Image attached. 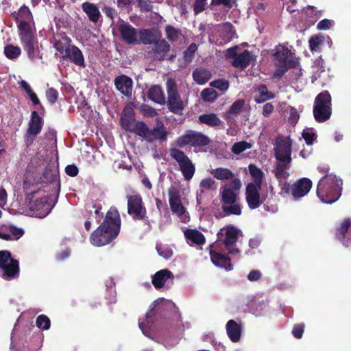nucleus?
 <instances>
[{
    "label": "nucleus",
    "instance_id": "nucleus-29",
    "mask_svg": "<svg viewBox=\"0 0 351 351\" xmlns=\"http://www.w3.org/2000/svg\"><path fill=\"white\" fill-rule=\"evenodd\" d=\"M210 173L218 180H230L231 182L233 179L237 178L234 177V173L228 168L218 167L213 169L210 171Z\"/></svg>",
    "mask_w": 351,
    "mask_h": 351
},
{
    "label": "nucleus",
    "instance_id": "nucleus-55",
    "mask_svg": "<svg viewBox=\"0 0 351 351\" xmlns=\"http://www.w3.org/2000/svg\"><path fill=\"white\" fill-rule=\"evenodd\" d=\"M197 49V46L195 43L190 45L189 48L184 52V59L186 61H191L193 57L195 52Z\"/></svg>",
    "mask_w": 351,
    "mask_h": 351
},
{
    "label": "nucleus",
    "instance_id": "nucleus-2",
    "mask_svg": "<svg viewBox=\"0 0 351 351\" xmlns=\"http://www.w3.org/2000/svg\"><path fill=\"white\" fill-rule=\"evenodd\" d=\"M121 218L118 210L110 208L105 220L90 235V241L95 246H103L109 243L119 233Z\"/></svg>",
    "mask_w": 351,
    "mask_h": 351
},
{
    "label": "nucleus",
    "instance_id": "nucleus-51",
    "mask_svg": "<svg viewBox=\"0 0 351 351\" xmlns=\"http://www.w3.org/2000/svg\"><path fill=\"white\" fill-rule=\"evenodd\" d=\"M156 250L158 251V254L166 259L171 258L173 254V252L171 250V248H169L167 245L157 244Z\"/></svg>",
    "mask_w": 351,
    "mask_h": 351
},
{
    "label": "nucleus",
    "instance_id": "nucleus-35",
    "mask_svg": "<svg viewBox=\"0 0 351 351\" xmlns=\"http://www.w3.org/2000/svg\"><path fill=\"white\" fill-rule=\"evenodd\" d=\"M199 121L210 127H217L222 124V121L215 113L200 115L199 117Z\"/></svg>",
    "mask_w": 351,
    "mask_h": 351
},
{
    "label": "nucleus",
    "instance_id": "nucleus-48",
    "mask_svg": "<svg viewBox=\"0 0 351 351\" xmlns=\"http://www.w3.org/2000/svg\"><path fill=\"white\" fill-rule=\"evenodd\" d=\"M165 32L167 38L173 42L177 40L180 34V32L178 29L170 25L166 26Z\"/></svg>",
    "mask_w": 351,
    "mask_h": 351
},
{
    "label": "nucleus",
    "instance_id": "nucleus-39",
    "mask_svg": "<svg viewBox=\"0 0 351 351\" xmlns=\"http://www.w3.org/2000/svg\"><path fill=\"white\" fill-rule=\"evenodd\" d=\"M258 93V97L255 98V101L257 104L263 103L269 99L274 98V95L271 93H269L265 85H261L256 89Z\"/></svg>",
    "mask_w": 351,
    "mask_h": 351
},
{
    "label": "nucleus",
    "instance_id": "nucleus-25",
    "mask_svg": "<svg viewBox=\"0 0 351 351\" xmlns=\"http://www.w3.org/2000/svg\"><path fill=\"white\" fill-rule=\"evenodd\" d=\"M210 255L213 263L217 267L224 268L226 270L232 269L230 259L227 256L213 250H210Z\"/></svg>",
    "mask_w": 351,
    "mask_h": 351
},
{
    "label": "nucleus",
    "instance_id": "nucleus-10",
    "mask_svg": "<svg viewBox=\"0 0 351 351\" xmlns=\"http://www.w3.org/2000/svg\"><path fill=\"white\" fill-rule=\"evenodd\" d=\"M210 143L209 138L202 132L188 130L180 136L176 142V145L180 147L191 145L194 147L206 146Z\"/></svg>",
    "mask_w": 351,
    "mask_h": 351
},
{
    "label": "nucleus",
    "instance_id": "nucleus-20",
    "mask_svg": "<svg viewBox=\"0 0 351 351\" xmlns=\"http://www.w3.org/2000/svg\"><path fill=\"white\" fill-rule=\"evenodd\" d=\"M312 187L310 179L303 178L295 182L291 187V195L295 199H300L309 192Z\"/></svg>",
    "mask_w": 351,
    "mask_h": 351
},
{
    "label": "nucleus",
    "instance_id": "nucleus-49",
    "mask_svg": "<svg viewBox=\"0 0 351 351\" xmlns=\"http://www.w3.org/2000/svg\"><path fill=\"white\" fill-rule=\"evenodd\" d=\"M245 104V101L243 99H239L234 101L231 107L230 108L228 114L229 115H237L239 114L243 108Z\"/></svg>",
    "mask_w": 351,
    "mask_h": 351
},
{
    "label": "nucleus",
    "instance_id": "nucleus-40",
    "mask_svg": "<svg viewBox=\"0 0 351 351\" xmlns=\"http://www.w3.org/2000/svg\"><path fill=\"white\" fill-rule=\"evenodd\" d=\"M138 42H141L143 44H150L155 42L156 40V36L155 33L149 29H142L138 32Z\"/></svg>",
    "mask_w": 351,
    "mask_h": 351
},
{
    "label": "nucleus",
    "instance_id": "nucleus-7",
    "mask_svg": "<svg viewBox=\"0 0 351 351\" xmlns=\"http://www.w3.org/2000/svg\"><path fill=\"white\" fill-rule=\"evenodd\" d=\"M136 134L150 143L156 140L166 141L167 137V132L163 123L159 121L156 127L152 130L149 129L144 122H138L136 128Z\"/></svg>",
    "mask_w": 351,
    "mask_h": 351
},
{
    "label": "nucleus",
    "instance_id": "nucleus-52",
    "mask_svg": "<svg viewBox=\"0 0 351 351\" xmlns=\"http://www.w3.org/2000/svg\"><path fill=\"white\" fill-rule=\"evenodd\" d=\"M36 326L42 330H47L50 327V320L45 315H39L36 319Z\"/></svg>",
    "mask_w": 351,
    "mask_h": 351
},
{
    "label": "nucleus",
    "instance_id": "nucleus-23",
    "mask_svg": "<svg viewBox=\"0 0 351 351\" xmlns=\"http://www.w3.org/2000/svg\"><path fill=\"white\" fill-rule=\"evenodd\" d=\"M24 234L21 228L14 226H2L0 228V239L6 241H15L21 238Z\"/></svg>",
    "mask_w": 351,
    "mask_h": 351
},
{
    "label": "nucleus",
    "instance_id": "nucleus-45",
    "mask_svg": "<svg viewBox=\"0 0 351 351\" xmlns=\"http://www.w3.org/2000/svg\"><path fill=\"white\" fill-rule=\"evenodd\" d=\"M252 144L246 141H240L234 143L231 148V151L234 154H240L244 151L249 149L252 147Z\"/></svg>",
    "mask_w": 351,
    "mask_h": 351
},
{
    "label": "nucleus",
    "instance_id": "nucleus-60",
    "mask_svg": "<svg viewBox=\"0 0 351 351\" xmlns=\"http://www.w3.org/2000/svg\"><path fill=\"white\" fill-rule=\"evenodd\" d=\"M304 332V325L298 324L294 326L292 333L293 335L297 338L300 339L302 337Z\"/></svg>",
    "mask_w": 351,
    "mask_h": 351
},
{
    "label": "nucleus",
    "instance_id": "nucleus-34",
    "mask_svg": "<svg viewBox=\"0 0 351 351\" xmlns=\"http://www.w3.org/2000/svg\"><path fill=\"white\" fill-rule=\"evenodd\" d=\"M71 40L67 36H62L60 39L56 40L53 47L60 52L62 57L65 56L67 53L69 49L71 47Z\"/></svg>",
    "mask_w": 351,
    "mask_h": 351
},
{
    "label": "nucleus",
    "instance_id": "nucleus-3",
    "mask_svg": "<svg viewBox=\"0 0 351 351\" xmlns=\"http://www.w3.org/2000/svg\"><path fill=\"white\" fill-rule=\"evenodd\" d=\"M291 141L289 138H282L277 141L275 156L278 160L275 176L278 180L282 191L286 193L289 192V185L286 180L289 174L287 169L291 161Z\"/></svg>",
    "mask_w": 351,
    "mask_h": 351
},
{
    "label": "nucleus",
    "instance_id": "nucleus-42",
    "mask_svg": "<svg viewBox=\"0 0 351 351\" xmlns=\"http://www.w3.org/2000/svg\"><path fill=\"white\" fill-rule=\"evenodd\" d=\"M350 226H351V221L350 219H346L342 222L340 228L337 230V237L339 239V240L342 241L343 245L346 246H348L350 244H351V239H348L346 241H343V239H344L345 234L347 232Z\"/></svg>",
    "mask_w": 351,
    "mask_h": 351
},
{
    "label": "nucleus",
    "instance_id": "nucleus-44",
    "mask_svg": "<svg viewBox=\"0 0 351 351\" xmlns=\"http://www.w3.org/2000/svg\"><path fill=\"white\" fill-rule=\"evenodd\" d=\"M324 37L321 35L312 36L309 40V47L311 51H319L320 45L324 43Z\"/></svg>",
    "mask_w": 351,
    "mask_h": 351
},
{
    "label": "nucleus",
    "instance_id": "nucleus-6",
    "mask_svg": "<svg viewBox=\"0 0 351 351\" xmlns=\"http://www.w3.org/2000/svg\"><path fill=\"white\" fill-rule=\"evenodd\" d=\"M19 275V263L14 259L9 251H0V276L11 280Z\"/></svg>",
    "mask_w": 351,
    "mask_h": 351
},
{
    "label": "nucleus",
    "instance_id": "nucleus-13",
    "mask_svg": "<svg viewBox=\"0 0 351 351\" xmlns=\"http://www.w3.org/2000/svg\"><path fill=\"white\" fill-rule=\"evenodd\" d=\"M167 90L168 93V106L169 110L173 113L181 114L184 108V103L178 93L177 86L174 80L171 79H169L167 80Z\"/></svg>",
    "mask_w": 351,
    "mask_h": 351
},
{
    "label": "nucleus",
    "instance_id": "nucleus-14",
    "mask_svg": "<svg viewBox=\"0 0 351 351\" xmlns=\"http://www.w3.org/2000/svg\"><path fill=\"white\" fill-rule=\"evenodd\" d=\"M53 206L49 203V198L45 196L39 199L31 200L28 204V212L32 216L43 218L50 213Z\"/></svg>",
    "mask_w": 351,
    "mask_h": 351
},
{
    "label": "nucleus",
    "instance_id": "nucleus-26",
    "mask_svg": "<svg viewBox=\"0 0 351 351\" xmlns=\"http://www.w3.org/2000/svg\"><path fill=\"white\" fill-rule=\"evenodd\" d=\"M187 243L190 245H202L205 243V237L195 229H186L184 232Z\"/></svg>",
    "mask_w": 351,
    "mask_h": 351
},
{
    "label": "nucleus",
    "instance_id": "nucleus-30",
    "mask_svg": "<svg viewBox=\"0 0 351 351\" xmlns=\"http://www.w3.org/2000/svg\"><path fill=\"white\" fill-rule=\"evenodd\" d=\"M226 331L228 337L233 342H237L241 337V327L234 320H229L226 324Z\"/></svg>",
    "mask_w": 351,
    "mask_h": 351
},
{
    "label": "nucleus",
    "instance_id": "nucleus-64",
    "mask_svg": "<svg viewBox=\"0 0 351 351\" xmlns=\"http://www.w3.org/2000/svg\"><path fill=\"white\" fill-rule=\"evenodd\" d=\"M143 110L144 114L149 117H154L158 114L156 110L154 108L149 106H145Z\"/></svg>",
    "mask_w": 351,
    "mask_h": 351
},
{
    "label": "nucleus",
    "instance_id": "nucleus-1",
    "mask_svg": "<svg viewBox=\"0 0 351 351\" xmlns=\"http://www.w3.org/2000/svg\"><path fill=\"white\" fill-rule=\"evenodd\" d=\"M16 14L21 43L28 58L34 60L36 57L38 41L32 14L29 8L24 5Z\"/></svg>",
    "mask_w": 351,
    "mask_h": 351
},
{
    "label": "nucleus",
    "instance_id": "nucleus-24",
    "mask_svg": "<svg viewBox=\"0 0 351 351\" xmlns=\"http://www.w3.org/2000/svg\"><path fill=\"white\" fill-rule=\"evenodd\" d=\"M63 58L69 60L71 62L80 67H85V60L82 51L76 46L72 45Z\"/></svg>",
    "mask_w": 351,
    "mask_h": 351
},
{
    "label": "nucleus",
    "instance_id": "nucleus-62",
    "mask_svg": "<svg viewBox=\"0 0 351 351\" xmlns=\"http://www.w3.org/2000/svg\"><path fill=\"white\" fill-rule=\"evenodd\" d=\"M274 107L271 103H267L264 105L263 108V114L265 117H269L271 112L274 111Z\"/></svg>",
    "mask_w": 351,
    "mask_h": 351
},
{
    "label": "nucleus",
    "instance_id": "nucleus-56",
    "mask_svg": "<svg viewBox=\"0 0 351 351\" xmlns=\"http://www.w3.org/2000/svg\"><path fill=\"white\" fill-rule=\"evenodd\" d=\"M302 136L307 145H312L315 138V134L309 130H304Z\"/></svg>",
    "mask_w": 351,
    "mask_h": 351
},
{
    "label": "nucleus",
    "instance_id": "nucleus-36",
    "mask_svg": "<svg viewBox=\"0 0 351 351\" xmlns=\"http://www.w3.org/2000/svg\"><path fill=\"white\" fill-rule=\"evenodd\" d=\"M154 50L156 58L163 59L167 53L170 50V45L165 40H160L155 43Z\"/></svg>",
    "mask_w": 351,
    "mask_h": 351
},
{
    "label": "nucleus",
    "instance_id": "nucleus-21",
    "mask_svg": "<svg viewBox=\"0 0 351 351\" xmlns=\"http://www.w3.org/2000/svg\"><path fill=\"white\" fill-rule=\"evenodd\" d=\"M174 276L168 269H161L157 271L152 278V282L156 289H160L166 285L173 283Z\"/></svg>",
    "mask_w": 351,
    "mask_h": 351
},
{
    "label": "nucleus",
    "instance_id": "nucleus-46",
    "mask_svg": "<svg viewBox=\"0 0 351 351\" xmlns=\"http://www.w3.org/2000/svg\"><path fill=\"white\" fill-rule=\"evenodd\" d=\"M201 97L205 101L213 102L218 97V94L213 88H205L202 91Z\"/></svg>",
    "mask_w": 351,
    "mask_h": 351
},
{
    "label": "nucleus",
    "instance_id": "nucleus-27",
    "mask_svg": "<svg viewBox=\"0 0 351 351\" xmlns=\"http://www.w3.org/2000/svg\"><path fill=\"white\" fill-rule=\"evenodd\" d=\"M43 125V119L38 115L36 111H33L31 114V119L28 124L27 134L36 136L40 132Z\"/></svg>",
    "mask_w": 351,
    "mask_h": 351
},
{
    "label": "nucleus",
    "instance_id": "nucleus-4",
    "mask_svg": "<svg viewBox=\"0 0 351 351\" xmlns=\"http://www.w3.org/2000/svg\"><path fill=\"white\" fill-rule=\"evenodd\" d=\"M342 180L336 175L330 173L322 177L318 182L317 195L326 204L336 202L341 195Z\"/></svg>",
    "mask_w": 351,
    "mask_h": 351
},
{
    "label": "nucleus",
    "instance_id": "nucleus-63",
    "mask_svg": "<svg viewBox=\"0 0 351 351\" xmlns=\"http://www.w3.org/2000/svg\"><path fill=\"white\" fill-rule=\"evenodd\" d=\"M7 201V192L3 188L0 187V206L3 208L6 204Z\"/></svg>",
    "mask_w": 351,
    "mask_h": 351
},
{
    "label": "nucleus",
    "instance_id": "nucleus-50",
    "mask_svg": "<svg viewBox=\"0 0 351 351\" xmlns=\"http://www.w3.org/2000/svg\"><path fill=\"white\" fill-rule=\"evenodd\" d=\"M313 68V75L312 76V82H314L319 76V73L324 71V67L323 66V60L322 59L317 60L314 65Z\"/></svg>",
    "mask_w": 351,
    "mask_h": 351
},
{
    "label": "nucleus",
    "instance_id": "nucleus-58",
    "mask_svg": "<svg viewBox=\"0 0 351 351\" xmlns=\"http://www.w3.org/2000/svg\"><path fill=\"white\" fill-rule=\"evenodd\" d=\"M334 24L332 21L328 19H324L319 21L317 25V29H330Z\"/></svg>",
    "mask_w": 351,
    "mask_h": 351
},
{
    "label": "nucleus",
    "instance_id": "nucleus-53",
    "mask_svg": "<svg viewBox=\"0 0 351 351\" xmlns=\"http://www.w3.org/2000/svg\"><path fill=\"white\" fill-rule=\"evenodd\" d=\"M210 86L221 91H226L228 89L229 83L224 80H218L210 82Z\"/></svg>",
    "mask_w": 351,
    "mask_h": 351
},
{
    "label": "nucleus",
    "instance_id": "nucleus-11",
    "mask_svg": "<svg viewBox=\"0 0 351 351\" xmlns=\"http://www.w3.org/2000/svg\"><path fill=\"white\" fill-rule=\"evenodd\" d=\"M168 195L172 213L176 214L182 222L189 221V216L182 203L179 190L176 187L171 186L168 191Z\"/></svg>",
    "mask_w": 351,
    "mask_h": 351
},
{
    "label": "nucleus",
    "instance_id": "nucleus-22",
    "mask_svg": "<svg viewBox=\"0 0 351 351\" xmlns=\"http://www.w3.org/2000/svg\"><path fill=\"white\" fill-rule=\"evenodd\" d=\"M122 38L128 44H136L138 43V31L131 25L127 23H122L119 25Z\"/></svg>",
    "mask_w": 351,
    "mask_h": 351
},
{
    "label": "nucleus",
    "instance_id": "nucleus-8",
    "mask_svg": "<svg viewBox=\"0 0 351 351\" xmlns=\"http://www.w3.org/2000/svg\"><path fill=\"white\" fill-rule=\"evenodd\" d=\"M313 114L318 122H324L330 117L331 97L328 92H322L316 97Z\"/></svg>",
    "mask_w": 351,
    "mask_h": 351
},
{
    "label": "nucleus",
    "instance_id": "nucleus-59",
    "mask_svg": "<svg viewBox=\"0 0 351 351\" xmlns=\"http://www.w3.org/2000/svg\"><path fill=\"white\" fill-rule=\"evenodd\" d=\"M206 1L195 0L194 4V12L195 14H199L203 12L205 9Z\"/></svg>",
    "mask_w": 351,
    "mask_h": 351
},
{
    "label": "nucleus",
    "instance_id": "nucleus-31",
    "mask_svg": "<svg viewBox=\"0 0 351 351\" xmlns=\"http://www.w3.org/2000/svg\"><path fill=\"white\" fill-rule=\"evenodd\" d=\"M82 8L91 21L97 22L99 20L100 12L95 4L90 2H84L82 5Z\"/></svg>",
    "mask_w": 351,
    "mask_h": 351
},
{
    "label": "nucleus",
    "instance_id": "nucleus-47",
    "mask_svg": "<svg viewBox=\"0 0 351 351\" xmlns=\"http://www.w3.org/2000/svg\"><path fill=\"white\" fill-rule=\"evenodd\" d=\"M235 35V31L232 25L227 23L222 27V36L226 41H230Z\"/></svg>",
    "mask_w": 351,
    "mask_h": 351
},
{
    "label": "nucleus",
    "instance_id": "nucleus-32",
    "mask_svg": "<svg viewBox=\"0 0 351 351\" xmlns=\"http://www.w3.org/2000/svg\"><path fill=\"white\" fill-rule=\"evenodd\" d=\"M250 174L253 180L252 182L250 184H256V186H262L263 180L264 178L263 171L254 164H250L248 166Z\"/></svg>",
    "mask_w": 351,
    "mask_h": 351
},
{
    "label": "nucleus",
    "instance_id": "nucleus-43",
    "mask_svg": "<svg viewBox=\"0 0 351 351\" xmlns=\"http://www.w3.org/2000/svg\"><path fill=\"white\" fill-rule=\"evenodd\" d=\"M217 184L215 181L211 178H206L201 180L199 183V189L201 193L206 191L215 190Z\"/></svg>",
    "mask_w": 351,
    "mask_h": 351
},
{
    "label": "nucleus",
    "instance_id": "nucleus-9",
    "mask_svg": "<svg viewBox=\"0 0 351 351\" xmlns=\"http://www.w3.org/2000/svg\"><path fill=\"white\" fill-rule=\"evenodd\" d=\"M170 156L178 164L180 170L186 180H190L194 176L195 167L191 160L185 153L177 148L169 150Z\"/></svg>",
    "mask_w": 351,
    "mask_h": 351
},
{
    "label": "nucleus",
    "instance_id": "nucleus-28",
    "mask_svg": "<svg viewBox=\"0 0 351 351\" xmlns=\"http://www.w3.org/2000/svg\"><path fill=\"white\" fill-rule=\"evenodd\" d=\"M132 80L126 75H121L115 79L117 88L123 95L129 96L132 93Z\"/></svg>",
    "mask_w": 351,
    "mask_h": 351
},
{
    "label": "nucleus",
    "instance_id": "nucleus-17",
    "mask_svg": "<svg viewBox=\"0 0 351 351\" xmlns=\"http://www.w3.org/2000/svg\"><path fill=\"white\" fill-rule=\"evenodd\" d=\"M221 232H224L225 237L223 243L229 254L236 255L239 253V250L237 247L236 243L238 240L239 234H241L240 230L230 226L221 230Z\"/></svg>",
    "mask_w": 351,
    "mask_h": 351
},
{
    "label": "nucleus",
    "instance_id": "nucleus-38",
    "mask_svg": "<svg viewBox=\"0 0 351 351\" xmlns=\"http://www.w3.org/2000/svg\"><path fill=\"white\" fill-rule=\"evenodd\" d=\"M222 210L226 215H240L242 213L241 205L238 201L234 203L223 204Z\"/></svg>",
    "mask_w": 351,
    "mask_h": 351
},
{
    "label": "nucleus",
    "instance_id": "nucleus-18",
    "mask_svg": "<svg viewBox=\"0 0 351 351\" xmlns=\"http://www.w3.org/2000/svg\"><path fill=\"white\" fill-rule=\"evenodd\" d=\"M261 186H256V184H248L245 189V198L247 205L250 209L258 208L261 204L260 190Z\"/></svg>",
    "mask_w": 351,
    "mask_h": 351
},
{
    "label": "nucleus",
    "instance_id": "nucleus-41",
    "mask_svg": "<svg viewBox=\"0 0 351 351\" xmlns=\"http://www.w3.org/2000/svg\"><path fill=\"white\" fill-rule=\"evenodd\" d=\"M4 54L5 56L12 60L18 59L21 54V49L19 47L14 45H7L4 47Z\"/></svg>",
    "mask_w": 351,
    "mask_h": 351
},
{
    "label": "nucleus",
    "instance_id": "nucleus-57",
    "mask_svg": "<svg viewBox=\"0 0 351 351\" xmlns=\"http://www.w3.org/2000/svg\"><path fill=\"white\" fill-rule=\"evenodd\" d=\"M58 96V93L54 88H49L46 92L47 99L49 101V102H50L51 104H54L57 101Z\"/></svg>",
    "mask_w": 351,
    "mask_h": 351
},
{
    "label": "nucleus",
    "instance_id": "nucleus-37",
    "mask_svg": "<svg viewBox=\"0 0 351 351\" xmlns=\"http://www.w3.org/2000/svg\"><path fill=\"white\" fill-rule=\"evenodd\" d=\"M148 97L151 100L158 104L165 102V97L162 88L159 86H152L148 92Z\"/></svg>",
    "mask_w": 351,
    "mask_h": 351
},
{
    "label": "nucleus",
    "instance_id": "nucleus-33",
    "mask_svg": "<svg viewBox=\"0 0 351 351\" xmlns=\"http://www.w3.org/2000/svg\"><path fill=\"white\" fill-rule=\"evenodd\" d=\"M193 77L198 84L202 85L210 79L211 73L208 69L197 68L193 71Z\"/></svg>",
    "mask_w": 351,
    "mask_h": 351
},
{
    "label": "nucleus",
    "instance_id": "nucleus-12",
    "mask_svg": "<svg viewBox=\"0 0 351 351\" xmlns=\"http://www.w3.org/2000/svg\"><path fill=\"white\" fill-rule=\"evenodd\" d=\"M242 186L239 178L233 179L228 184L221 187V197L223 204L234 203L238 200V195Z\"/></svg>",
    "mask_w": 351,
    "mask_h": 351
},
{
    "label": "nucleus",
    "instance_id": "nucleus-19",
    "mask_svg": "<svg viewBox=\"0 0 351 351\" xmlns=\"http://www.w3.org/2000/svg\"><path fill=\"white\" fill-rule=\"evenodd\" d=\"M138 122H135L133 109L128 106L123 110L121 117V127L126 131L132 132L136 134V128Z\"/></svg>",
    "mask_w": 351,
    "mask_h": 351
},
{
    "label": "nucleus",
    "instance_id": "nucleus-54",
    "mask_svg": "<svg viewBox=\"0 0 351 351\" xmlns=\"http://www.w3.org/2000/svg\"><path fill=\"white\" fill-rule=\"evenodd\" d=\"M237 0H211L210 6H217L223 5V6L232 8L236 5Z\"/></svg>",
    "mask_w": 351,
    "mask_h": 351
},
{
    "label": "nucleus",
    "instance_id": "nucleus-5",
    "mask_svg": "<svg viewBox=\"0 0 351 351\" xmlns=\"http://www.w3.org/2000/svg\"><path fill=\"white\" fill-rule=\"evenodd\" d=\"M274 63L276 66L274 75L280 77L288 69L295 67L298 64V61L292 56L288 48L282 45H278L275 49Z\"/></svg>",
    "mask_w": 351,
    "mask_h": 351
},
{
    "label": "nucleus",
    "instance_id": "nucleus-16",
    "mask_svg": "<svg viewBox=\"0 0 351 351\" xmlns=\"http://www.w3.org/2000/svg\"><path fill=\"white\" fill-rule=\"evenodd\" d=\"M128 213L135 219H142L145 217L146 209L143 205L140 195L134 193L127 195Z\"/></svg>",
    "mask_w": 351,
    "mask_h": 351
},
{
    "label": "nucleus",
    "instance_id": "nucleus-61",
    "mask_svg": "<svg viewBox=\"0 0 351 351\" xmlns=\"http://www.w3.org/2000/svg\"><path fill=\"white\" fill-rule=\"evenodd\" d=\"M65 172L68 176L75 177L78 173V168L75 165H69L66 167Z\"/></svg>",
    "mask_w": 351,
    "mask_h": 351
},
{
    "label": "nucleus",
    "instance_id": "nucleus-15",
    "mask_svg": "<svg viewBox=\"0 0 351 351\" xmlns=\"http://www.w3.org/2000/svg\"><path fill=\"white\" fill-rule=\"evenodd\" d=\"M237 46L228 49L225 52V56L227 58H233L232 64L234 67L239 69L246 68L252 60V55L247 50L237 54Z\"/></svg>",
    "mask_w": 351,
    "mask_h": 351
}]
</instances>
